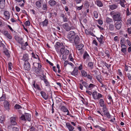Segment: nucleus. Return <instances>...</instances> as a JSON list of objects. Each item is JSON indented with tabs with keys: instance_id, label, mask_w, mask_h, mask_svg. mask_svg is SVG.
<instances>
[{
	"instance_id": "obj_8",
	"label": "nucleus",
	"mask_w": 131,
	"mask_h": 131,
	"mask_svg": "<svg viewBox=\"0 0 131 131\" xmlns=\"http://www.w3.org/2000/svg\"><path fill=\"white\" fill-rule=\"evenodd\" d=\"M92 96L93 99L95 100H99L103 97V95L101 94L94 91L92 93Z\"/></svg>"
},
{
	"instance_id": "obj_58",
	"label": "nucleus",
	"mask_w": 131,
	"mask_h": 131,
	"mask_svg": "<svg viewBox=\"0 0 131 131\" xmlns=\"http://www.w3.org/2000/svg\"><path fill=\"white\" fill-rule=\"evenodd\" d=\"M130 67L131 68V67L129 66H128L126 64L125 65V70L126 71H128V68Z\"/></svg>"
},
{
	"instance_id": "obj_41",
	"label": "nucleus",
	"mask_w": 131,
	"mask_h": 131,
	"mask_svg": "<svg viewBox=\"0 0 131 131\" xmlns=\"http://www.w3.org/2000/svg\"><path fill=\"white\" fill-rule=\"evenodd\" d=\"M93 16L94 17L97 19L99 17L98 12L96 11H94L93 12Z\"/></svg>"
},
{
	"instance_id": "obj_60",
	"label": "nucleus",
	"mask_w": 131,
	"mask_h": 131,
	"mask_svg": "<svg viewBox=\"0 0 131 131\" xmlns=\"http://www.w3.org/2000/svg\"><path fill=\"white\" fill-rule=\"evenodd\" d=\"M98 22V23L100 25H101L103 24V22L102 20L100 19H98L96 20Z\"/></svg>"
},
{
	"instance_id": "obj_17",
	"label": "nucleus",
	"mask_w": 131,
	"mask_h": 131,
	"mask_svg": "<svg viewBox=\"0 0 131 131\" xmlns=\"http://www.w3.org/2000/svg\"><path fill=\"white\" fill-rule=\"evenodd\" d=\"M24 68L25 70H29L30 69V65L28 62H25Z\"/></svg>"
},
{
	"instance_id": "obj_36",
	"label": "nucleus",
	"mask_w": 131,
	"mask_h": 131,
	"mask_svg": "<svg viewBox=\"0 0 131 131\" xmlns=\"http://www.w3.org/2000/svg\"><path fill=\"white\" fill-rule=\"evenodd\" d=\"M106 21L107 23L109 24L113 22V19L112 18L108 17H106Z\"/></svg>"
},
{
	"instance_id": "obj_48",
	"label": "nucleus",
	"mask_w": 131,
	"mask_h": 131,
	"mask_svg": "<svg viewBox=\"0 0 131 131\" xmlns=\"http://www.w3.org/2000/svg\"><path fill=\"white\" fill-rule=\"evenodd\" d=\"M127 24L129 26L131 25V17L129 18L127 20Z\"/></svg>"
},
{
	"instance_id": "obj_7",
	"label": "nucleus",
	"mask_w": 131,
	"mask_h": 131,
	"mask_svg": "<svg viewBox=\"0 0 131 131\" xmlns=\"http://www.w3.org/2000/svg\"><path fill=\"white\" fill-rule=\"evenodd\" d=\"M60 52L61 54H63V57L64 56L66 58L67 56L69 54V50L66 49L65 47H64L61 48Z\"/></svg>"
},
{
	"instance_id": "obj_63",
	"label": "nucleus",
	"mask_w": 131,
	"mask_h": 131,
	"mask_svg": "<svg viewBox=\"0 0 131 131\" xmlns=\"http://www.w3.org/2000/svg\"><path fill=\"white\" fill-rule=\"evenodd\" d=\"M30 131H36V129L33 126L30 128Z\"/></svg>"
},
{
	"instance_id": "obj_29",
	"label": "nucleus",
	"mask_w": 131,
	"mask_h": 131,
	"mask_svg": "<svg viewBox=\"0 0 131 131\" xmlns=\"http://www.w3.org/2000/svg\"><path fill=\"white\" fill-rule=\"evenodd\" d=\"M28 56L27 54H26L23 55L22 59L25 61V62H28Z\"/></svg>"
},
{
	"instance_id": "obj_16",
	"label": "nucleus",
	"mask_w": 131,
	"mask_h": 131,
	"mask_svg": "<svg viewBox=\"0 0 131 131\" xmlns=\"http://www.w3.org/2000/svg\"><path fill=\"white\" fill-rule=\"evenodd\" d=\"M65 12L64 11V13H60V17L61 18H62L63 19V21L64 22H67L68 21V19L66 16L65 15Z\"/></svg>"
},
{
	"instance_id": "obj_32",
	"label": "nucleus",
	"mask_w": 131,
	"mask_h": 131,
	"mask_svg": "<svg viewBox=\"0 0 131 131\" xmlns=\"http://www.w3.org/2000/svg\"><path fill=\"white\" fill-rule=\"evenodd\" d=\"M63 44L62 43H60L58 42H57L55 46V47L56 49H58L60 47L63 46Z\"/></svg>"
},
{
	"instance_id": "obj_57",
	"label": "nucleus",
	"mask_w": 131,
	"mask_h": 131,
	"mask_svg": "<svg viewBox=\"0 0 131 131\" xmlns=\"http://www.w3.org/2000/svg\"><path fill=\"white\" fill-rule=\"evenodd\" d=\"M12 64L11 62H9L8 64V69L9 70H11L12 69Z\"/></svg>"
},
{
	"instance_id": "obj_25",
	"label": "nucleus",
	"mask_w": 131,
	"mask_h": 131,
	"mask_svg": "<svg viewBox=\"0 0 131 131\" xmlns=\"http://www.w3.org/2000/svg\"><path fill=\"white\" fill-rule=\"evenodd\" d=\"M5 0H0V8L3 9L5 6Z\"/></svg>"
},
{
	"instance_id": "obj_30",
	"label": "nucleus",
	"mask_w": 131,
	"mask_h": 131,
	"mask_svg": "<svg viewBox=\"0 0 131 131\" xmlns=\"http://www.w3.org/2000/svg\"><path fill=\"white\" fill-rule=\"evenodd\" d=\"M41 96L45 100H46L48 99V95L46 93L43 92L41 91Z\"/></svg>"
},
{
	"instance_id": "obj_59",
	"label": "nucleus",
	"mask_w": 131,
	"mask_h": 131,
	"mask_svg": "<svg viewBox=\"0 0 131 131\" xmlns=\"http://www.w3.org/2000/svg\"><path fill=\"white\" fill-rule=\"evenodd\" d=\"M15 108L16 109H19L21 108V106L18 104H16L15 106Z\"/></svg>"
},
{
	"instance_id": "obj_54",
	"label": "nucleus",
	"mask_w": 131,
	"mask_h": 131,
	"mask_svg": "<svg viewBox=\"0 0 131 131\" xmlns=\"http://www.w3.org/2000/svg\"><path fill=\"white\" fill-rule=\"evenodd\" d=\"M19 127H13L12 129L13 131H18L19 130Z\"/></svg>"
},
{
	"instance_id": "obj_40",
	"label": "nucleus",
	"mask_w": 131,
	"mask_h": 131,
	"mask_svg": "<svg viewBox=\"0 0 131 131\" xmlns=\"http://www.w3.org/2000/svg\"><path fill=\"white\" fill-rule=\"evenodd\" d=\"M42 9L44 11H42V12H45L47 10V5L46 3H45L42 5ZM41 13L42 12L41 11Z\"/></svg>"
},
{
	"instance_id": "obj_43",
	"label": "nucleus",
	"mask_w": 131,
	"mask_h": 131,
	"mask_svg": "<svg viewBox=\"0 0 131 131\" xmlns=\"http://www.w3.org/2000/svg\"><path fill=\"white\" fill-rule=\"evenodd\" d=\"M3 52L8 57L10 56V54L9 52L8 51L7 49H4Z\"/></svg>"
},
{
	"instance_id": "obj_62",
	"label": "nucleus",
	"mask_w": 131,
	"mask_h": 131,
	"mask_svg": "<svg viewBox=\"0 0 131 131\" xmlns=\"http://www.w3.org/2000/svg\"><path fill=\"white\" fill-rule=\"evenodd\" d=\"M117 72L118 73V74L120 76H122L123 75L122 73L121 72V70L119 69H118L117 70Z\"/></svg>"
},
{
	"instance_id": "obj_13",
	"label": "nucleus",
	"mask_w": 131,
	"mask_h": 131,
	"mask_svg": "<svg viewBox=\"0 0 131 131\" xmlns=\"http://www.w3.org/2000/svg\"><path fill=\"white\" fill-rule=\"evenodd\" d=\"M115 27L116 29L117 30H119L121 28L122 23V22L117 21L115 23Z\"/></svg>"
},
{
	"instance_id": "obj_11",
	"label": "nucleus",
	"mask_w": 131,
	"mask_h": 131,
	"mask_svg": "<svg viewBox=\"0 0 131 131\" xmlns=\"http://www.w3.org/2000/svg\"><path fill=\"white\" fill-rule=\"evenodd\" d=\"M61 110L62 111L64 112H67V113L66 115H69L70 117H74L73 116L71 115L69 113V110L65 106H62L61 107Z\"/></svg>"
},
{
	"instance_id": "obj_6",
	"label": "nucleus",
	"mask_w": 131,
	"mask_h": 131,
	"mask_svg": "<svg viewBox=\"0 0 131 131\" xmlns=\"http://www.w3.org/2000/svg\"><path fill=\"white\" fill-rule=\"evenodd\" d=\"M41 74V81L45 84V85L48 86L50 85V83L49 82L48 78L46 76V74L43 73Z\"/></svg>"
},
{
	"instance_id": "obj_42",
	"label": "nucleus",
	"mask_w": 131,
	"mask_h": 131,
	"mask_svg": "<svg viewBox=\"0 0 131 131\" xmlns=\"http://www.w3.org/2000/svg\"><path fill=\"white\" fill-rule=\"evenodd\" d=\"M39 1L36 2V4L37 8H40L41 7V0H39Z\"/></svg>"
},
{
	"instance_id": "obj_46",
	"label": "nucleus",
	"mask_w": 131,
	"mask_h": 131,
	"mask_svg": "<svg viewBox=\"0 0 131 131\" xmlns=\"http://www.w3.org/2000/svg\"><path fill=\"white\" fill-rule=\"evenodd\" d=\"M126 39L123 38H122L121 39L120 41L121 45L124 44L125 43Z\"/></svg>"
},
{
	"instance_id": "obj_31",
	"label": "nucleus",
	"mask_w": 131,
	"mask_h": 131,
	"mask_svg": "<svg viewBox=\"0 0 131 131\" xmlns=\"http://www.w3.org/2000/svg\"><path fill=\"white\" fill-rule=\"evenodd\" d=\"M118 6L116 4H114L112 5H109V7L110 9L113 10L116 9Z\"/></svg>"
},
{
	"instance_id": "obj_9",
	"label": "nucleus",
	"mask_w": 131,
	"mask_h": 131,
	"mask_svg": "<svg viewBox=\"0 0 131 131\" xmlns=\"http://www.w3.org/2000/svg\"><path fill=\"white\" fill-rule=\"evenodd\" d=\"M63 28L67 31H69L73 29V27L71 26L68 23H65L62 25Z\"/></svg>"
},
{
	"instance_id": "obj_3",
	"label": "nucleus",
	"mask_w": 131,
	"mask_h": 131,
	"mask_svg": "<svg viewBox=\"0 0 131 131\" xmlns=\"http://www.w3.org/2000/svg\"><path fill=\"white\" fill-rule=\"evenodd\" d=\"M76 125V122H70V123L67 122L66 123V126L67 129L69 131H71L74 130L75 128L74 126Z\"/></svg>"
},
{
	"instance_id": "obj_23",
	"label": "nucleus",
	"mask_w": 131,
	"mask_h": 131,
	"mask_svg": "<svg viewBox=\"0 0 131 131\" xmlns=\"http://www.w3.org/2000/svg\"><path fill=\"white\" fill-rule=\"evenodd\" d=\"M4 108L6 110H9V103L7 101H5L4 102Z\"/></svg>"
},
{
	"instance_id": "obj_61",
	"label": "nucleus",
	"mask_w": 131,
	"mask_h": 131,
	"mask_svg": "<svg viewBox=\"0 0 131 131\" xmlns=\"http://www.w3.org/2000/svg\"><path fill=\"white\" fill-rule=\"evenodd\" d=\"M126 41L128 45L129 46H131V42L129 40V39H127L126 40Z\"/></svg>"
},
{
	"instance_id": "obj_26",
	"label": "nucleus",
	"mask_w": 131,
	"mask_h": 131,
	"mask_svg": "<svg viewBox=\"0 0 131 131\" xmlns=\"http://www.w3.org/2000/svg\"><path fill=\"white\" fill-rule=\"evenodd\" d=\"M84 46L83 44H81L76 46V48L78 50H82Z\"/></svg>"
},
{
	"instance_id": "obj_35",
	"label": "nucleus",
	"mask_w": 131,
	"mask_h": 131,
	"mask_svg": "<svg viewBox=\"0 0 131 131\" xmlns=\"http://www.w3.org/2000/svg\"><path fill=\"white\" fill-rule=\"evenodd\" d=\"M96 39L98 40V41L101 44H102V43H103V36L101 35L100 36V38H98L97 37H96Z\"/></svg>"
},
{
	"instance_id": "obj_50",
	"label": "nucleus",
	"mask_w": 131,
	"mask_h": 131,
	"mask_svg": "<svg viewBox=\"0 0 131 131\" xmlns=\"http://www.w3.org/2000/svg\"><path fill=\"white\" fill-rule=\"evenodd\" d=\"M5 119L3 116H1L0 118V122L1 123H2L5 120Z\"/></svg>"
},
{
	"instance_id": "obj_4",
	"label": "nucleus",
	"mask_w": 131,
	"mask_h": 131,
	"mask_svg": "<svg viewBox=\"0 0 131 131\" xmlns=\"http://www.w3.org/2000/svg\"><path fill=\"white\" fill-rule=\"evenodd\" d=\"M18 118L16 117H12L10 119V124L8 125V128L10 129L11 128V126H14L17 125V121Z\"/></svg>"
},
{
	"instance_id": "obj_28",
	"label": "nucleus",
	"mask_w": 131,
	"mask_h": 131,
	"mask_svg": "<svg viewBox=\"0 0 131 131\" xmlns=\"http://www.w3.org/2000/svg\"><path fill=\"white\" fill-rule=\"evenodd\" d=\"M90 57L89 56L87 52L86 51H84L83 55V58L84 60L86 59H89Z\"/></svg>"
},
{
	"instance_id": "obj_55",
	"label": "nucleus",
	"mask_w": 131,
	"mask_h": 131,
	"mask_svg": "<svg viewBox=\"0 0 131 131\" xmlns=\"http://www.w3.org/2000/svg\"><path fill=\"white\" fill-rule=\"evenodd\" d=\"M78 69L79 70L81 71L83 69V64H80V66L78 67Z\"/></svg>"
},
{
	"instance_id": "obj_21",
	"label": "nucleus",
	"mask_w": 131,
	"mask_h": 131,
	"mask_svg": "<svg viewBox=\"0 0 131 131\" xmlns=\"http://www.w3.org/2000/svg\"><path fill=\"white\" fill-rule=\"evenodd\" d=\"M118 2L122 7L124 8H125V3H126L125 0H118Z\"/></svg>"
},
{
	"instance_id": "obj_22",
	"label": "nucleus",
	"mask_w": 131,
	"mask_h": 131,
	"mask_svg": "<svg viewBox=\"0 0 131 131\" xmlns=\"http://www.w3.org/2000/svg\"><path fill=\"white\" fill-rule=\"evenodd\" d=\"M78 70L77 67H75L73 71L71 73V74L73 75L76 76L78 74Z\"/></svg>"
},
{
	"instance_id": "obj_33",
	"label": "nucleus",
	"mask_w": 131,
	"mask_h": 131,
	"mask_svg": "<svg viewBox=\"0 0 131 131\" xmlns=\"http://www.w3.org/2000/svg\"><path fill=\"white\" fill-rule=\"evenodd\" d=\"M96 78L98 80L99 82L100 83H102V79L101 78L102 76L100 75H97L96 76Z\"/></svg>"
},
{
	"instance_id": "obj_39",
	"label": "nucleus",
	"mask_w": 131,
	"mask_h": 131,
	"mask_svg": "<svg viewBox=\"0 0 131 131\" xmlns=\"http://www.w3.org/2000/svg\"><path fill=\"white\" fill-rule=\"evenodd\" d=\"M49 4L51 6H53L56 4V1L54 0H51L49 2Z\"/></svg>"
},
{
	"instance_id": "obj_51",
	"label": "nucleus",
	"mask_w": 131,
	"mask_h": 131,
	"mask_svg": "<svg viewBox=\"0 0 131 131\" xmlns=\"http://www.w3.org/2000/svg\"><path fill=\"white\" fill-rule=\"evenodd\" d=\"M105 53L106 54V56L108 58H109L110 57V52L108 50H106Z\"/></svg>"
},
{
	"instance_id": "obj_38",
	"label": "nucleus",
	"mask_w": 131,
	"mask_h": 131,
	"mask_svg": "<svg viewBox=\"0 0 131 131\" xmlns=\"http://www.w3.org/2000/svg\"><path fill=\"white\" fill-rule=\"evenodd\" d=\"M96 4L99 7H102L103 6V4L101 1L99 0L96 1Z\"/></svg>"
},
{
	"instance_id": "obj_18",
	"label": "nucleus",
	"mask_w": 131,
	"mask_h": 131,
	"mask_svg": "<svg viewBox=\"0 0 131 131\" xmlns=\"http://www.w3.org/2000/svg\"><path fill=\"white\" fill-rule=\"evenodd\" d=\"M4 15L5 19L6 20H8L10 18V14L7 11H6L4 13Z\"/></svg>"
},
{
	"instance_id": "obj_53",
	"label": "nucleus",
	"mask_w": 131,
	"mask_h": 131,
	"mask_svg": "<svg viewBox=\"0 0 131 131\" xmlns=\"http://www.w3.org/2000/svg\"><path fill=\"white\" fill-rule=\"evenodd\" d=\"M69 60L72 61H73L74 60V59L72 56L71 53H70V54L69 57Z\"/></svg>"
},
{
	"instance_id": "obj_49",
	"label": "nucleus",
	"mask_w": 131,
	"mask_h": 131,
	"mask_svg": "<svg viewBox=\"0 0 131 131\" xmlns=\"http://www.w3.org/2000/svg\"><path fill=\"white\" fill-rule=\"evenodd\" d=\"M16 1L18 2H20L22 1H23V3L21 5H20V6L21 7H23L24 6V3H25L24 1V0H15Z\"/></svg>"
},
{
	"instance_id": "obj_1",
	"label": "nucleus",
	"mask_w": 131,
	"mask_h": 131,
	"mask_svg": "<svg viewBox=\"0 0 131 131\" xmlns=\"http://www.w3.org/2000/svg\"><path fill=\"white\" fill-rule=\"evenodd\" d=\"M82 84L86 89V92L90 95H92V93L89 90L92 91L93 89H94L95 87L96 86V85L92 83L89 84L83 80L82 81Z\"/></svg>"
},
{
	"instance_id": "obj_14",
	"label": "nucleus",
	"mask_w": 131,
	"mask_h": 131,
	"mask_svg": "<svg viewBox=\"0 0 131 131\" xmlns=\"http://www.w3.org/2000/svg\"><path fill=\"white\" fill-rule=\"evenodd\" d=\"M38 67L35 70V73L37 75L40 76L41 71V64L39 63H38Z\"/></svg>"
},
{
	"instance_id": "obj_64",
	"label": "nucleus",
	"mask_w": 131,
	"mask_h": 131,
	"mask_svg": "<svg viewBox=\"0 0 131 131\" xmlns=\"http://www.w3.org/2000/svg\"><path fill=\"white\" fill-rule=\"evenodd\" d=\"M127 77L129 80H131V75L130 73H128L127 74Z\"/></svg>"
},
{
	"instance_id": "obj_52",
	"label": "nucleus",
	"mask_w": 131,
	"mask_h": 131,
	"mask_svg": "<svg viewBox=\"0 0 131 131\" xmlns=\"http://www.w3.org/2000/svg\"><path fill=\"white\" fill-rule=\"evenodd\" d=\"M5 96L3 95L2 96L0 97V102L2 101L5 100Z\"/></svg>"
},
{
	"instance_id": "obj_47",
	"label": "nucleus",
	"mask_w": 131,
	"mask_h": 131,
	"mask_svg": "<svg viewBox=\"0 0 131 131\" xmlns=\"http://www.w3.org/2000/svg\"><path fill=\"white\" fill-rule=\"evenodd\" d=\"M48 20L47 19H46L42 23L43 26H46L48 24Z\"/></svg>"
},
{
	"instance_id": "obj_45",
	"label": "nucleus",
	"mask_w": 131,
	"mask_h": 131,
	"mask_svg": "<svg viewBox=\"0 0 131 131\" xmlns=\"http://www.w3.org/2000/svg\"><path fill=\"white\" fill-rule=\"evenodd\" d=\"M25 114L24 115H22L20 118V119L23 121L25 122L26 121V119L25 118Z\"/></svg>"
},
{
	"instance_id": "obj_5",
	"label": "nucleus",
	"mask_w": 131,
	"mask_h": 131,
	"mask_svg": "<svg viewBox=\"0 0 131 131\" xmlns=\"http://www.w3.org/2000/svg\"><path fill=\"white\" fill-rule=\"evenodd\" d=\"M81 74L82 77H86L91 81L92 80V76L89 74H88L86 71L84 70L81 71Z\"/></svg>"
},
{
	"instance_id": "obj_37",
	"label": "nucleus",
	"mask_w": 131,
	"mask_h": 131,
	"mask_svg": "<svg viewBox=\"0 0 131 131\" xmlns=\"http://www.w3.org/2000/svg\"><path fill=\"white\" fill-rule=\"evenodd\" d=\"M25 116L26 121L27 120L28 121H31V115L28 113H26L25 114Z\"/></svg>"
},
{
	"instance_id": "obj_27",
	"label": "nucleus",
	"mask_w": 131,
	"mask_h": 131,
	"mask_svg": "<svg viewBox=\"0 0 131 131\" xmlns=\"http://www.w3.org/2000/svg\"><path fill=\"white\" fill-rule=\"evenodd\" d=\"M115 24H109V29L111 31H113L115 29Z\"/></svg>"
},
{
	"instance_id": "obj_24",
	"label": "nucleus",
	"mask_w": 131,
	"mask_h": 131,
	"mask_svg": "<svg viewBox=\"0 0 131 131\" xmlns=\"http://www.w3.org/2000/svg\"><path fill=\"white\" fill-rule=\"evenodd\" d=\"M99 104L101 107L103 108L106 107L105 104H104V101L102 99H100L99 100Z\"/></svg>"
},
{
	"instance_id": "obj_15",
	"label": "nucleus",
	"mask_w": 131,
	"mask_h": 131,
	"mask_svg": "<svg viewBox=\"0 0 131 131\" xmlns=\"http://www.w3.org/2000/svg\"><path fill=\"white\" fill-rule=\"evenodd\" d=\"M73 40L72 42H74L75 45H78L80 41V38L78 35H76L73 38Z\"/></svg>"
},
{
	"instance_id": "obj_56",
	"label": "nucleus",
	"mask_w": 131,
	"mask_h": 131,
	"mask_svg": "<svg viewBox=\"0 0 131 131\" xmlns=\"http://www.w3.org/2000/svg\"><path fill=\"white\" fill-rule=\"evenodd\" d=\"M131 14L130 13L129 10V8H128L126 10V15L127 16H128L130 15Z\"/></svg>"
},
{
	"instance_id": "obj_10",
	"label": "nucleus",
	"mask_w": 131,
	"mask_h": 131,
	"mask_svg": "<svg viewBox=\"0 0 131 131\" xmlns=\"http://www.w3.org/2000/svg\"><path fill=\"white\" fill-rule=\"evenodd\" d=\"M75 35V32L73 31H71L69 33L67 36V37L70 42H72L73 40V38L75 36H76Z\"/></svg>"
},
{
	"instance_id": "obj_34",
	"label": "nucleus",
	"mask_w": 131,
	"mask_h": 131,
	"mask_svg": "<svg viewBox=\"0 0 131 131\" xmlns=\"http://www.w3.org/2000/svg\"><path fill=\"white\" fill-rule=\"evenodd\" d=\"M88 66L90 69H92L94 68L93 63L91 62H89L88 63Z\"/></svg>"
},
{
	"instance_id": "obj_20",
	"label": "nucleus",
	"mask_w": 131,
	"mask_h": 131,
	"mask_svg": "<svg viewBox=\"0 0 131 131\" xmlns=\"http://www.w3.org/2000/svg\"><path fill=\"white\" fill-rule=\"evenodd\" d=\"M15 40L19 43L23 44L24 43V41H23L22 39L16 36L15 37Z\"/></svg>"
},
{
	"instance_id": "obj_44",
	"label": "nucleus",
	"mask_w": 131,
	"mask_h": 131,
	"mask_svg": "<svg viewBox=\"0 0 131 131\" xmlns=\"http://www.w3.org/2000/svg\"><path fill=\"white\" fill-rule=\"evenodd\" d=\"M77 128L79 131H84L85 129L83 127L79 125L77 127Z\"/></svg>"
},
{
	"instance_id": "obj_19",
	"label": "nucleus",
	"mask_w": 131,
	"mask_h": 131,
	"mask_svg": "<svg viewBox=\"0 0 131 131\" xmlns=\"http://www.w3.org/2000/svg\"><path fill=\"white\" fill-rule=\"evenodd\" d=\"M121 51L125 54H126V46L124 44L121 45Z\"/></svg>"
},
{
	"instance_id": "obj_2",
	"label": "nucleus",
	"mask_w": 131,
	"mask_h": 131,
	"mask_svg": "<svg viewBox=\"0 0 131 131\" xmlns=\"http://www.w3.org/2000/svg\"><path fill=\"white\" fill-rule=\"evenodd\" d=\"M112 17L114 21H122V17L120 13L118 12H115L112 14Z\"/></svg>"
},
{
	"instance_id": "obj_12",
	"label": "nucleus",
	"mask_w": 131,
	"mask_h": 131,
	"mask_svg": "<svg viewBox=\"0 0 131 131\" xmlns=\"http://www.w3.org/2000/svg\"><path fill=\"white\" fill-rule=\"evenodd\" d=\"M103 112V113L104 116H106L108 118H110L111 117L109 112L108 111V110L106 107L102 108Z\"/></svg>"
}]
</instances>
